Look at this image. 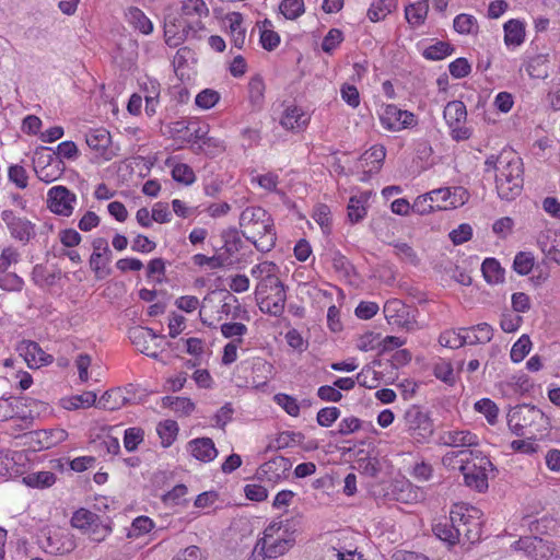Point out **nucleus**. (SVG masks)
Instances as JSON below:
<instances>
[{
  "label": "nucleus",
  "mask_w": 560,
  "mask_h": 560,
  "mask_svg": "<svg viewBox=\"0 0 560 560\" xmlns=\"http://www.w3.org/2000/svg\"><path fill=\"white\" fill-rule=\"evenodd\" d=\"M8 178L20 189H25L28 185L27 172L22 165L19 164H14L9 167Z\"/></svg>",
  "instance_id": "680f3d73"
},
{
  "label": "nucleus",
  "mask_w": 560,
  "mask_h": 560,
  "mask_svg": "<svg viewBox=\"0 0 560 560\" xmlns=\"http://www.w3.org/2000/svg\"><path fill=\"white\" fill-rule=\"evenodd\" d=\"M343 40V34L338 28H331L322 42V49L330 54L332 52Z\"/></svg>",
  "instance_id": "338daca9"
},
{
  "label": "nucleus",
  "mask_w": 560,
  "mask_h": 560,
  "mask_svg": "<svg viewBox=\"0 0 560 560\" xmlns=\"http://www.w3.org/2000/svg\"><path fill=\"white\" fill-rule=\"evenodd\" d=\"M209 9L203 0H184L180 8V21H185L187 24H199V27L191 28L192 36L203 30L201 19L208 16Z\"/></svg>",
  "instance_id": "f3484780"
},
{
  "label": "nucleus",
  "mask_w": 560,
  "mask_h": 560,
  "mask_svg": "<svg viewBox=\"0 0 560 560\" xmlns=\"http://www.w3.org/2000/svg\"><path fill=\"white\" fill-rule=\"evenodd\" d=\"M546 257L560 265V234H555L551 243L539 242Z\"/></svg>",
  "instance_id": "774afa93"
},
{
  "label": "nucleus",
  "mask_w": 560,
  "mask_h": 560,
  "mask_svg": "<svg viewBox=\"0 0 560 560\" xmlns=\"http://www.w3.org/2000/svg\"><path fill=\"white\" fill-rule=\"evenodd\" d=\"M307 122V115L295 105L288 106L280 118V125L287 130L302 129Z\"/></svg>",
  "instance_id": "cd10ccee"
},
{
  "label": "nucleus",
  "mask_w": 560,
  "mask_h": 560,
  "mask_svg": "<svg viewBox=\"0 0 560 560\" xmlns=\"http://www.w3.org/2000/svg\"><path fill=\"white\" fill-rule=\"evenodd\" d=\"M197 152H202L206 155L214 156L224 151L223 142L214 137H207L196 148Z\"/></svg>",
  "instance_id": "e2e57ef3"
},
{
  "label": "nucleus",
  "mask_w": 560,
  "mask_h": 560,
  "mask_svg": "<svg viewBox=\"0 0 560 560\" xmlns=\"http://www.w3.org/2000/svg\"><path fill=\"white\" fill-rule=\"evenodd\" d=\"M444 466L452 469H458L463 476L466 486L485 491L488 488L487 472L493 468L490 459L479 451L462 450L458 452H448L443 458Z\"/></svg>",
  "instance_id": "7ed1b4c3"
},
{
  "label": "nucleus",
  "mask_w": 560,
  "mask_h": 560,
  "mask_svg": "<svg viewBox=\"0 0 560 560\" xmlns=\"http://www.w3.org/2000/svg\"><path fill=\"white\" fill-rule=\"evenodd\" d=\"M56 159L58 158L55 156L49 148L40 147L36 149L33 155V168L35 174H37V171H43L45 167L49 166Z\"/></svg>",
  "instance_id": "de8ad7c7"
},
{
  "label": "nucleus",
  "mask_w": 560,
  "mask_h": 560,
  "mask_svg": "<svg viewBox=\"0 0 560 560\" xmlns=\"http://www.w3.org/2000/svg\"><path fill=\"white\" fill-rule=\"evenodd\" d=\"M75 547L72 536L68 533L55 532L47 537V551L52 555L71 552Z\"/></svg>",
  "instance_id": "bb28decb"
},
{
  "label": "nucleus",
  "mask_w": 560,
  "mask_h": 560,
  "mask_svg": "<svg viewBox=\"0 0 560 560\" xmlns=\"http://www.w3.org/2000/svg\"><path fill=\"white\" fill-rule=\"evenodd\" d=\"M153 526H154V523L150 517L138 516L131 523V527L128 532V537L129 538H138V537L151 532Z\"/></svg>",
  "instance_id": "5fc2aeb1"
},
{
  "label": "nucleus",
  "mask_w": 560,
  "mask_h": 560,
  "mask_svg": "<svg viewBox=\"0 0 560 560\" xmlns=\"http://www.w3.org/2000/svg\"><path fill=\"white\" fill-rule=\"evenodd\" d=\"M486 172H494L495 189L501 199L514 200L523 189V163L512 151L491 155L485 162Z\"/></svg>",
  "instance_id": "f03ea898"
},
{
  "label": "nucleus",
  "mask_w": 560,
  "mask_h": 560,
  "mask_svg": "<svg viewBox=\"0 0 560 560\" xmlns=\"http://www.w3.org/2000/svg\"><path fill=\"white\" fill-rule=\"evenodd\" d=\"M23 436L26 439L25 445L34 451H42L49 450L66 441L68 432L61 428L42 429L25 433Z\"/></svg>",
  "instance_id": "f8f14e48"
},
{
  "label": "nucleus",
  "mask_w": 560,
  "mask_h": 560,
  "mask_svg": "<svg viewBox=\"0 0 560 560\" xmlns=\"http://www.w3.org/2000/svg\"><path fill=\"white\" fill-rule=\"evenodd\" d=\"M404 427L418 443L427 442L433 434V422L427 411L417 405L410 406L404 415Z\"/></svg>",
  "instance_id": "6e6552de"
},
{
  "label": "nucleus",
  "mask_w": 560,
  "mask_h": 560,
  "mask_svg": "<svg viewBox=\"0 0 560 560\" xmlns=\"http://www.w3.org/2000/svg\"><path fill=\"white\" fill-rule=\"evenodd\" d=\"M508 424L517 436L525 435L528 429L532 434L546 431L550 425L549 418L542 410L533 405H520L508 413Z\"/></svg>",
  "instance_id": "39448f33"
},
{
  "label": "nucleus",
  "mask_w": 560,
  "mask_h": 560,
  "mask_svg": "<svg viewBox=\"0 0 560 560\" xmlns=\"http://www.w3.org/2000/svg\"><path fill=\"white\" fill-rule=\"evenodd\" d=\"M188 448L196 459L205 463L213 460L218 455L214 443L210 438L195 439L188 443Z\"/></svg>",
  "instance_id": "5701e85b"
},
{
  "label": "nucleus",
  "mask_w": 560,
  "mask_h": 560,
  "mask_svg": "<svg viewBox=\"0 0 560 560\" xmlns=\"http://www.w3.org/2000/svg\"><path fill=\"white\" fill-rule=\"evenodd\" d=\"M278 272V266L271 261H262L250 270L252 276L259 280L255 290L259 307L273 316L282 315L287 301L284 285Z\"/></svg>",
  "instance_id": "f257e3e1"
},
{
  "label": "nucleus",
  "mask_w": 560,
  "mask_h": 560,
  "mask_svg": "<svg viewBox=\"0 0 560 560\" xmlns=\"http://www.w3.org/2000/svg\"><path fill=\"white\" fill-rule=\"evenodd\" d=\"M453 47L448 43L438 42L427 47L423 51V56L429 60H441L451 55Z\"/></svg>",
  "instance_id": "4d7b16f0"
},
{
  "label": "nucleus",
  "mask_w": 560,
  "mask_h": 560,
  "mask_svg": "<svg viewBox=\"0 0 560 560\" xmlns=\"http://www.w3.org/2000/svg\"><path fill=\"white\" fill-rule=\"evenodd\" d=\"M397 8V0H375L368 10V16L372 22L384 20Z\"/></svg>",
  "instance_id": "e433bc0d"
},
{
  "label": "nucleus",
  "mask_w": 560,
  "mask_h": 560,
  "mask_svg": "<svg viewBox=\"0 0 560 560\" xmlns=\"http://www.w3.org/2000/svg\"><path fill=\"white\" fill-rule=\"evenodd\" d=\"M504 44L510 46H521L525 40V23L517 19H511L503 25Z\"/></svg>",
  "instance_id": "c85d7f7f"
},
{
  "label": "nucleus",
  "mask_w": 560,
  "mask_h": 560,
  "mask_svg": "<svg viewBox=\"0 0 560 560\" xmlns=\"http://www.w3.org/2000/svg\"><path fill=\"white\" fill-rule=\"evenodd\" d=\"M439 443L450 447H474L479 444V440L469 430L453 429L441 432Z\"/></svg>",
  "instance_id": "aec40b11"
},
{
  "label": "nucleus",
  "mask_w": 560,
  "mask_h": 560,
  "mask_svg": "<svg viewBox=\"0 0 560 560\" xmlns=\"http://www.w3.org/2000/svg\"><path fill=\"white\" fill-rule=\"evenodd\" d=\"M18 350L31 369H37L52 362V357L47 354L35 341H22Z\"/></svg>",
  "instance_id": "6ab92c4d"
},
{
  "label": "nucleus",
  "mask_w": 560,
  "mask_h": 560,
  "mask_svg": "<svg viewBox=\"0 0 560 560\" xmlns=\"http://www.w3.org/2000/svg\"><path fill=\"white\" fill-rule=\"evenodd\" d=\"M429 194L436 211L460 207L469 198L467 190L463 187H444L431 190Z\"/></svg>",
  "instance_id": "ddd939ff"
},
{
  "label": "nucleus",
  "mask_w": 560,
  "mask_h": 560,
  "mask_svg": "<svg viewBox=\"0 0 560 560\" xmlns=\"http://www.w3.org/2000/svg\"><path fill=\"white\" fill-rule=\"evenodd\" d=\"M462 331L466 332V340L469 345L487 343L493 337V328L487 323L462 328Z\"/></svg>",
  "instance_id": "7c9ffc66"
},
{
  "label": "nucleus",
  "mask_w": 560,
  "mask_h": 560,
  "mask_svg": "<svg viewBox=\"0 0 560 560\" xmlns=\"http://www.w3.org/2000/svg\"><path fill=\"white\" fill-rule=\"evenodd\" d=\"M272 24L265 20L260 30V43L266 50H273L280 44V36L271 30Z\"/></svg>",
  "instance_id": "a18cd8bd"
},
{
  "label": "nucleus",
  "mask_w": 560,
  "mask_h": 560,
  "mask_svg": "<svg viewBox=\"0 0 560 560\" xmlns=\"http://www.w3.org/2000/svg\"><path fill=\"white\" fill-rule=\"evenodd\" d=\"M65 171V164L61 159L54 160L52 163H50L49 166L45 167L43 171H37L36 176L39 180L44 183H52L60 178V176L63 174Z\"/></svg>",
  "instance_id": "c03bdc74"
},
{
  "label": "nucleus",
  "mask_w": 560,
  "mask_h": 560,
  "mask_svg": "<svg viewBox=\"0 0 560 560\" xmlns=\"http://www.w3.org/2000/svg\"><path fill=\"white\" fill-rule=\"evenodd\" d=\"M368 195L361 194L359 196H352L349 199V203L347 207L348 210V219L352 224H355L362 221L366 215V207Z\"/></svg>",
  "instance_id": "72a5a7b5"
},
{
  "label": "nucleus",
  "mask_w": 560,
  "mask_h": 560,
  "mask_svg": "<svg viewBox=\"0 0 560 560\" xmlns=\"http://www.w3.org/2000/svg\"><path fill=\"white\" fill-rule=\"evenodd\" d=\"M27 470V456L22 451H0V476L16 478Z\"/></svg>",
  "instance_id": "4468645a"
},
{
  "label": "nucleus",
  "mask_w": 560,
  "mask_h": 560,
  "mask_svg": "<svg viewBox=\"0 0 560 560\" xmlns=\"http://www.w3.org/2000/svg\"><path fill=\"white\" fill-rule=\"evenodd\" d=\"M144 432L140 428H129L125 431L124 446L127 451H135L143 441Z\"/></svg>",
  "instance_id": "69168bd1"
},
{
  "label": "nucleus",
  "mask_w": 560,
  "mask_h": 560,
  "mask_svg": "<svg viewBox=\"0 0 560 560\" xmlns=\"http://www.w3.org/2000/svg\"><path fill=\"white\" fill-rule=\"evenodd\" d=\"M100 516L86 509H79L71 517V525L86 532Z\"/></svg>",
  "instance_id": "79ce46f5"
},
{
  "label": "nucleus",
  "mask_w": 560,
  "mask_h": 560,
  "mask_svg": "<svg viewBox=\"0 0 560 560\" xmlns=\"http://www.w3.org/2000/svg\"><path fill=\"white\" fill-rule=\"evenodd\" d=\"M23 482L32 488H48L56 482V475L51 471H37L23 477Z\"/></svg>",
  "instance_id": "ea45409f"
},
{
  "label": "nucleus",
  "mask_w": 560,
  "mask_h": 560,
  "mask_svg": "<svg viewBox=\"0 0 560 560\" xmlns=\"http://www.w3.org/2000/svg\"><path fill=\"white\" fill-rule=\"evenodd\" d=\"M532 348V341L527 335H523L513 345L511 349V360L515 363L523 361V359L529 353Z\"/></svg>",
  "instance_id": "6e6d98bb"
},
{
  "label": "nucleus",
  "mask_w": 560,
  "mask_h": 560,
  "mask_svg": "<svg viewBox=\"0 0 560 560\" xmlns=\"http://www.w3.org/2000/svg\"><path fill=\"white\" fill-rule=\"evenodd\" d=\"M380 120L383 128L392 132L412 128L417 125V119L413 113L400 109L394 104L384 106L380 114Z\"/></svg>",
  "instance_id": "9d476101"
},
{
  "label": "nucleus",
  "mask_w": 560,
  "mask_h": 560,
  "mask_svg": "<svg viewBox=\"0 0 560 560\" xmlns=\"http://www.w3.org/2000/svg\"><path fill=\"white\" fill-rule=\"evenodd\" d=\"M1 219L15 240L27 243L35 236V225L26 218L16 217L13 211L4 210Z\"/></svg>",
  "instance_id": "dca6fc26"
},
{
  "label": "nucleus",
  "mask_w": 560,
  "mask_h": 560,
  "mask_svg": "<svg viewBox=\"0 0 560 560\" xmlns=\"http://www.w3.org/2000/svg\"><path fill=\"white\" fill-rule=\"evenodd\" d=\"M126 16L128 22L137 30H139L142 34H150L153 31V24L150 19L136 7H131L128 9Z\"/></svg>",
  "instance_id": "4c0bfd02"
},
{
  "label": "nucleus",
  "mask_w": 560,
  "mask_h": 560,
  "mask_svg": "<svg viewBox=\"0 0 560 560\" xmlns=\"http://www.w3.org/2000/svg\"><path fill=\"white\" fill-rule=\"evenodd\" d=\"M313 219L320 226L324 234L331 232V212L328 206L318 205L314 209Z\"/></svg>",
  "instance_id": "8fccbe9b"
},
{
  "label": "nucleus",
  "mask_w": 560,
  "mask_h": 560,
  "mask_svg": "<svg viewBox=\"0 0 560 560\" xmlns=\"http://www.w3.org/2000/svg\"><path fill=\"white\" fill-rule=\"evenodd\" d=\"M220 101V94L211 89L199 92L196 96V105L202 109L212 108Z\"/></svg>",
  "instance_id": "0e129e2a"
},
{
  "label": "nucleus",
  "mask_w": 560,
  "mask_h": 560,
  "mask_svg": "<svg viewBox=\"0 0 560 560\" xmlns=\"http://www.w3.org/2000/svg\"><path fill=\"white\" fill-rule=\"evenodd\" d=\"M429 3L427 0H419L411 3L405 9V16L407 22L412 27H419L422 25L428 16Z\"/></svg>",
  "instance_id": "2f4dec72"
},
{
  "label": "nucleus",
  "mask_w": 560,
  "mask_h": 560,
  "mask_svg": "<svg viewBox=\"0 0 560 560\" xmlns=\"http://www.w3.org/2000/svg\"><path fill=\"white\" fill-rule=\"evenodd\" d=\"M439 342L441 346L450 349L460 348L467 343L466 332L462 331V328L459 331L446 330L440 335Z\"/></svg>",
  "instance_id": "49530a36"
},
{
  "label": "nucleus",
  "mask_w": 560,
  "mask_h": 560,
  "mask_svg": "<svg viewBox=\"0 0 560 560\" xmlns=\"http://www.w3.org/2000/svg\"><path fill=\"white\" fill-rule=\"evenodd\" d=\"M94 405H96V394L94 392H84L80 395H73L60 399V406L66 410L90 408Z\"/></svg>",
  "instance_id": "473e14b6"
},
{
  "label": "nucleus",
  "mask_w": 560,
  "mask_h": 560,
  "mask_svg": "<svg viewBox=\"0 0 560 560\" xmlns=\"http://www.w3.org/2000/svg\"><path fill=\"white\" fill-rule=\"evenodd\" d=\"M453 26L457 33L464 35L477 34L479 28L477 19L474 15L466 13L456 15Z\"/></svg>",
  "instance_id": "a19ab883"
},
{
  "label": "nucleus",
  "mask_w": 560,
  "mask_h": 560,
  "mask_svg": "<svg viewBox=\"0 0 560 560\" xmlns=\"http://www.w3.org/2000/svg\"><path fill=\"white\" fill-rule=\"evenodd\" d=\"M485 280L490 284H498L504 281V269L495 258H486L481 265Z\"/></svg>",
  "instance_id": "f704fd0d"
},
{
  "label": "nucleus",
  "mask_w": 560,
  "mask_h": 560,
  "mask_svg": "<svg viewBox=\"0 0 560 560\" xmlns=\"http://www.w3.org/2000/svg\"><path fill=\"white\" fill-rule=\"evenodd\" d=\"M127 398L119 388L105 392L96 402L98 408L105 410H116L125 406Z\"/></svg>",
  "instance_id": "c9c22d12"
},
{
  "label": "nucleus",
  "mask_w": 560,
  "mask_h": 560,
  "mask_svg": "<svg viewBox=\"0 0 560 560\" xmlns=\"http://www.w3.org/2000/svg\"><path fill=\"white\" fill-rule=\"evenodd\" d=\"M330 260L332 268L336 272L343 277H348L353 271V266L349 259L342 255L339 250H332L330 253Z\"/></svg>",
  "instance_id": "864d4df0"
},
{
  "label": "nucleus",
  "mask_w": 560,
  "mask_h": 560,
  "mask_svg": "<svg viewBox=\"0 0 560 560\" xmlns=\"http://www.w3.org/2000/svg\"><path fill=\"white\" fill-rule=\"evenodd\" d=\"M390 246L394 248V255L401 261L412 266H417L419 264L418 255L409 244L405 242H394L390 243Z\"/></svg>",
  "instance_id": "37998d69"
},
{
  "label": "nucleus",
  "mask_w": 560,
  "mask_h": 560,
  "mask_svg": "<svg viewBox=\"0 0 560 560\" xmlns=\"http://www.w3.org/2000/svg\"><path fill=\"white\" fill-rule=\"evenodd\" d=\"M443 118L450 128L453 140L465 141L471 137V129L465 126L467 109L462 101L448 102L444 107Z\"/></svg>",
  "instance_id": "1a4fd4ad"
},
{
  "label": "nucleus",
  "mask_w": 560,
  "mask_h": 560,
  "mask_svg": "<svg viewBox=\"0 0 560 560\" xmlns=\"http://www.w3.org/2000/svg\"><path fill=\"white\" fill-rule=\"evenodd\" d=\"M199 27V24H187L185 21L175 19L165 23L164 36L165 42L171 47H177L190 35L192 36L191 28Z\"/></svg>",
  "instance_id": "412c9836"
},
{
  "label": "nucleus",
  "mask_w": 560,
  "mask_h": 560,
  "mask_svg": "<svg viewBox=\"0 0 560 560\" xmlns=\"http://www.w3.org/2000/svg\"><path fill=\"white\" fill-rule=\"evenodd\" d=\"M177 432V423L173 420H166L158 425V433L164 447L170 446L175 441Z\"/></svg>",
  "instance_id": "603ef678"
},
{
  "label": "nucleus",
  "mask_w": 560,
  "mask_h": 560,
  "mask_svg": "<svg viewBox=\"0 0 560 560\" xmlns=\"http://www.w3.org/2000/svg\"><path fill=\"white\" fill-rule=\"evenodd\" d=\"M452 520L458 528L459 542L472 544L480 538V511L474 506L455 505L452 509Z\"/></svg>",
  "instance_id": "0eeeda50"
},
{
  "label": "nucleus",
  "mask_w": 560,
  "mask_h": 560,
  "mask_svg": "<svg viewBox=\"0 0 560 560\" xmlns=\"http://www.w3.org/2000/svg\"><path fill=\"white\" fill-rule=\"evenodd\" d=\"M433 533L439 539L447 542L450 546L460 544L458 528L456 527L454 520H452V512L450 513L448 518H445L443 522H439L433 526Z\"/></svg>",
  "instance_id": "c756f323"
},
{
  "label": "nucleus",
  "mask_w": 560,
  "mask_h": 560,
  "mask_svg": "<svg viewBox=\"0 0 560 560\" xmlns=\"http://www.w3.org/2000/svg\"><path fill=\"white\" fill-rule=\"evenodd\" d=\"M158 335L152 328L148 327H135L129 330V339L137 349L152 358H158L156 352H149V341H153Z\"/></svg>",
  "instance_id": "b1692460"
},
{
  "label": "nucleus",
  "mask_w": 560,
  "mask_h": 560,
  "mask_svg": "<svg viewBox=\"0 0 560 560\" xmlns=\"http://www.w3.org/2000/svg\"><path fill=\"white\" fill-rule=\"evenodd\" d=\"M279 9L285 19L295 20L305 11L304 0H283Z\"/></svg>",
  "instance_id": "3c124183"
},
{
  "label": "nucleus",
  "mask_w": 560,
  "mask_h": 560,
  "mask_svg": "<svg viewBox=\"0 0 560 560\" xmlns=\"http://www.w3.org/2000/svg\"><path fill=\"white\" fill-rule=\"evenodd\" d=\"M383 312L390 325L404 327L408 323V307L398 299L388 300L384 305Z\"/></svg>",
  "instance_id": "4be33fe9"
},
{
  "label": "nucleus",
  "mask_w": 560,
  "mask_h": 560,
  "mask_svg": "<svg viewBox=\"0 0 560 560\" xmlns=\"http://www.w3.org/2000/svg\"><path fill=\"white\" fill-rule=\"evenodd\" d=\"M293 544L294 539L282 527V522H272L265 528L264 536L257 540L253 552L272 560L288 552Z\"/></svg>",
  "instance_id": "423d86ee"
},
{
  "label": "nucleus",
  "mask_w": 560,
  "mask_h": 560,
  "mask_svg": "<svg viewBox=\"0 0 560 560\" xmlns=\"http://www.w3.org/2000/svg\"><path fill=\"white\" fill-rule=\"evenodd\" d=\"M172 177L174 180L185 185H191L196 180L192 168L184 163L174 165L172 170Z\"/></svg>",
  "instance_id": "052dcab7"
},
{
  "label": "nucleus",
  "mask_w": 560,
  "mask_h": 560,
  "mask_svg": "<svg viewBox=\"0 0 560 560\" xmlns=\"http://www.w3.org/2000/svg\"><path fill=\"white\" fill-rule=\"evenodd\" d=\"M225 21L229 23L230 39L234 47L243 49L246 42V30L243 27V15L240 12L226 14Z\"/></svg>",
  "instance_id": "393cba45"
},
{
  "label": "nucleus",
  "mask_w": 560,
  "mask_h": 560,
  "mask_svg": "<svg viewBox=\"0 0 560 560\" xmlns=\"http://www.w3.org/2000/svg\"><path fill=\"white\" fill-rule=\"evenodd\" d=\"M535 258L532 253L520 252L516 254L513 261V269L521 276L528 275L534 267Z\"/></svg>",
  "instance_id": "09e8293b"
},
{
  "label": "nucleus",
  "mask_w": 560,
  "mask_h": 560,
  "mask_svg": "<svg viewBox=\"0 0 560 560\" xmlns=\"http://www.w3.org/2000/svg\"><path fill=\"white\" fill-rule=\"evenodd\" d=\"M475 410L485 415L490 424H494L498 419L499 409L489 398H482L475 404Z\"/></svg>",
  "instance_id": "13d9d810"
},
{
  "label": "nucleus",
  "mask_w": 560,
  "mask_h": 560,
  "mask_svg": "<svg viewBox=\"0 0 560 560\" xmlns=\"http://www.w3.org/2000/svg\"><path fill=\"white\" fill-rule=\"evenodd\" d=\"M92 255L90 256V268L95 272L97 278H104L109 275L106 266L112 260V250L105 237H96L92 242Z\"/></svg>",
  "instance_id": "2eb2a0df"
},
{
  "label": "nucleus",
  "mask_w": 560,
  "mask_h": 560,
  "mask_svg": "<svg viewBox=\"0 0 560 560\" xmlns=\"http://www.w3.org/2000/svg\"><path fill=\"white\" fill-rule=\"evenodd\" d=\"M77 200V195L66 186H54L47 192V207L57 215L70 217Z\"/></svg>",
  "instance_id": "9b49d317"
},
{
  "label": "nucleus",
  "mask_w": 560,
  "mask_h": 560,
  "mask_svg": "<svg viewBox=\"0 0 560 560\" xmlns=\"http://www.w3.org/2000/svg\"><path fill=\"white\" fill-rule=\"evenodd\" d=\"M243 235L264 253L271 250L277 241L271 215L261 207H247L240 215Z\"/></svg>",
  "instance_id": "20e7f679"
},
{
  "label": "nucleus",
  "mask_w": 560,
  "mask_h": 560,
  "mask_svg": "<svg viewBox=\"0 0 560 560\" xmlns=\"http://www.w3.org/2000/svg\"><path fill=\"white\" fill-rule=\"evenodd\" d=\"M85 141L90 149L105 160H110L115 153L110 148L112 137L105 128L91 129L85 135Z\"/></svg>",
  "instance_id": "a211bd4d"
},
{
  "label": "nucleus",
  "mask_w": 560,
  "mask_h": 560,
  "mask_svg": "<svg viewBox=\"0 0 560 560\" xmlns=\"http://www.w3.org/2000/svg\"><path fill=\"white\" fill-rule=\"evenodd\" d=\"M289 460L279 456L262 464L257 470V476L259 479L272 481L279 479L281 475L289 469Z\"/></svg>",
  "instance_id": "a878e982"
},
{
  "label": "nucleus",
  "mask_w": 560,
  "mask_h": 560,
  "mask_svg": "<svg viewBox=\"0 0 560 560\" xmlns=\"http://www.w3.org/2000/svg\"><path fill=\"white\" fill-rule=\"evenodd\" d=\"M433 373L436 378L448 385H453L455 383L454 370L451 362L440 360L434 364Z\"/></svg>",
  "instance_id": "bf43d9fd"
},
{
  "label": "nucleus",
  "mask_w": 560,
  "mask_h": 560,
  "mask_svg": "<svg viewBox=\"0 0 560 560\" xmlns=\"http://www.w3.org/2000/svg\"><path fill=\"white\" fill-rule=\"evenodd\" d=\"M265 82L261 77L255 75L248 82V97L250 104L260 108L265 98Z\"/></svg>",
  "instance_id": "58836bf2"
}]
</instances>
